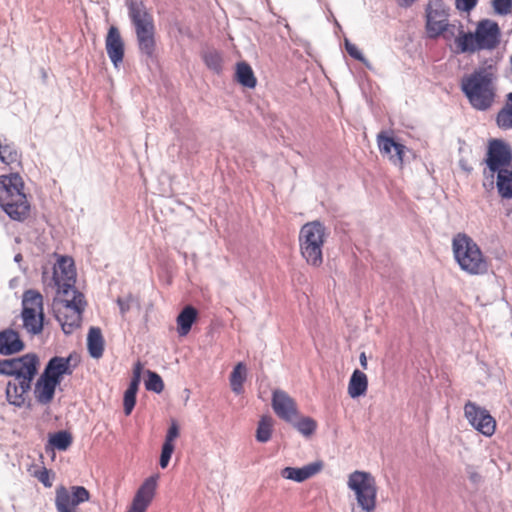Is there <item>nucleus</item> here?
Here are the masks:
<instances>
[{"label": "nucleus", "instance_id": "nucleus-41", "mask_svg": "<svg viewBox=\"0 0 512 512\" xmlns=\"http://www.w3.org/2000/svg\"><path fill=\"white\" fill-rule=\"evenodd\" d=\"M493 8L500 15H507L512 11V0H493Z\"/></svg>", "mask_w": 512, "mask_h": 512}, {"label": "nucleus", "instance_id": "nucleus-21", "mask_svg": "<svg viewBox=\"0 0 512 512\" xmlns=\"http://www.w3.org/2000/svg\"><path fill=\"white\" fill-rule=\"evenodd\" d=\"M59 384V380H53L41 374L34 388L36 400L40 404H49L53 400L55 389Z\"/></svg>", "mask_w": 512, "mask_h": 512}, {"label": "nucleus", "instance_id": "nucleus-1", "mask_svg": "<svg viewBox=\"0 0 512 512\" xmlns=\"http://www.w3.org/2000/svg\"><path fill=\"white\" fill-rule=\"evenodd\" d=\"M40 361L35 353L11 358L10 376L13 377L6 387V397L10 404L21 407L31 390L34 377L38 373Z\"/></svg>", "mask_w": 512, "mask_h": 512}, {"label": "nucleus", "instance_id": "nucleus-30", "mask_svg": "<svg viewBox=\"0 0 512 512\" xmlns=\"http://www.w3.org/2000/svg\"><path fill=\"white\" fill-rule=\"evenodd\" d=\"M496 124L502 130L512 129V92L506 95V103L496 115Z\"/></svg>", "mask_w": 512, "mask_h": 512}, {"label": "nucleus", "instance_id": "nucleus-17", "mask_svg": "<svg viewBox=\"0 0 512 512\" xmlns=\"http://www.w3.org/2000/svg\"><path fill=\"white\" fill-rule=\"evenodd\" d=\"M129 16L135 26L136 32H150L153 30V21L141 0H126Z\"/></svg>", "mask_w": 512, "mask_h": 512}, {"label": "nucleus", "instance_id": "nucleus-51", "mask_svg": "<svg viewBox=\"0 0 512 512\" xmlns=\"http://www.w3.org/2000/svg\"><path fill=\"white\" fill-rule=\"evenodd\" d=\"M480 478V476L477 474V473H472L470 475V479L473 481V482H476L478 481V479Z\"/></svg>", "mask_w": 512, "mask_h": 512}, {"label": "nucleus", "instance_id": "nucleus-5", "mask_svg": "<svg viewBox=\"0 0 512 512\" xmlns=\"http://www.w3.org/2000/svg\"><path fill=\"white\" fill-rule=\"evenodd\" d=\"M452 249L460 268L472 275L482 274L487 270V263L476 242L466 234L459 233L452 240Z\"/></svg>", "mask_w": 512, "mask_h": 512}, {"label": "nucleus", "instance_id": "nucleus-32", "mask_svg": "<svg viewBox=\"0 0 512 512\" xmlns=\"http://www.w3.org/2000/svg\"><path fill=\"white\" fill-rule=\"evenodd\" d=\"M273 430V419L270 416H262L256 430V440L266 443L271 439Z\"/></svg>", "mask_w": 512, "mask_h": 512}, {"label": "nucleus", "instance_id": "nucleus-12", "mask_svg": "<svg viewBox=\"0 0 512 512\" xmlns=\"http://www.w3.org/2000/svg\"><path fill=\"white\" fill-rule=\"evenodd\" d=\"M77 304H55L54 312L56 319L61 324L62 330L66 334L72 333L78 328L82 321V313L84 311L86 303H82L80 300Z\"/></svg>", "mask_w": 512, "mask_h": 512}, {"label": "nucleus", "instance_id": "nucleus-31", "mask_svg": "<svg viewBox=\"0 0 512 512\" xmlns=\"http://www.w3.org/2000/svg\"><path fill=\"white\" fill-rule=\"evenodd\" d=\"M247 378V368L244 363L239 362L233 368L230 375V386L234 393L241 394L243 392V384Z\"/></svg>", "mask_w": 512, "mask_h": 512}, {"label": "nucleus", "instance_id": "nucleus-49", "mask_svg": "<svg viewBox=\"0 0 512 512\" xmlns=\"http://www.w3.org/2000/svg\"><path fill=\"white\" fill-rule=\"evenodd\" d=\"M415 0H397V3L402 7H409L411 6Z\"/></svg>", "mask_w": 512, "mask_h": 512}, {"label": "nucleus", "instance_id": "nucleus-23", "mask_svg": "<svg viewBox=\"0 0 512 512\" xmlns=\"http://www.w3.org/2000/svg\"><path fill=\"white\" fill-rule=\"evenodd\" d=\"M105 47L109 59L115 68H118L123 61L125 45L120 34H107Z\"/></svg>", "mask_w": 512, "mask_h": 512}, {"label": "nucleus", "instance_id": "nucleus-26", "mask_svg": "<svg viewBox=\"0 0 512 512\" xmlns=\"http://www.w3.org/2000/svg\"><path fill=\"white\" fill-rule=\"evenodd\" d=\"M87 348L91 357L99 359L104 351V338L101 329L98 327H91L87 335Z\"/></svg>", "mask_w": 512, "mask_h": 512}, {"label": "nucleus", "instance_id": "nucleus-24", "mask_svg": "<svg viewBox=\"0 0 512 512\" xmlns=\"http://www.w3.org/2000/svg\"><path fill=\"white\" fill-rule=\"evenodd\" d=\"M368 388V378L366 374L358 369L354 370L349 383L348 394L351 398H358L366 394Z\"/></svg>", "mask_w": 512, "mask_h": 512}, {"label": "nucleus", "instance_id": "nucleus-42", "mask_svg": "<svg viewBox=\"0 0 512 512\" xmlns=\"http://www.w3.org/2000/svg\"><path fill=\"white\" fill-rule=\"evenodd\" d=\"M174 449H175V446H170V445L162 446L160 461H159L161 468L164 469L168 466L171 456L174 452Z\"/></svg>", "mask_w": 512, "mask_h": 512}, {"label": "nucleus", "instance_id": "nucleus-35", "mask_svg": "<svg viewBox=\"0 0 512 512\" xmlns=\"http://www.w3.org/2000/svg\"><path fill=\"white\" fill-rule=\"evenodd\" d=\"M138 44L140 51L152 58L154 56L156 41L154 34H138Z\"/></svg>", "mask_w": 512, "mask_h": 512}, {"label": "nucleus", "instance_id": "nucleus-45", "mask_svg": "<svg viewBox=\"0 0 512 512\" xmlns=\"http://www.w3.org/2000/svg\"><path fill=\"white\" fill-rule=\"evenodd\" d=\"M35 477L45 486L51 487L52 482L50 481L49 471L46 468H42L40 471L35 473Z\"/></svg>", "mask_w": 512, "mask_h": 512}, {"label": "nucleus", "instance_id": "nucleus-46", "mask_svg": "<svg viewBox=\"0 0 512 512\" xmlns=\"http://www.w3.org/2000/svg\"><path fill=\"white\" fill-rule=\"evenodd\" d=\"M11 359L0 360V374L10 376Z\"/></svg>", "mask_w": 512, "mask_h": 512}, {"label": "nucleus", "instance_id": "nucleus-39", "mask_svg": "<svg viewBox=\"0 0 512 512\" xmlns=\"http://www.w3.org/2000/svg\"><path fill=\"white\" fill-rule=\"evenodd\" d=\"M344 44L347 53L352 58L362 62L367 68H371V64L367 61V59L363 56L362 52L355 44L351 43L347 38L344 39Z\"/></svg>", "mask_w": 512, "mask_h": 512}, {"label": "nucleus", "instance_id": "nucleus-38", "mask_svg": "<svg viewBox=\"0 0 512 512\" xmlns=\"http://www.w3.org/2000/svg\"><path fill=\"white\" fill-rule=\"evenodd\" d=\"M147 380L145 381V388L148 391H153L155 393H161L164 389V383L162 378L155 372L148 371L147 372Z\"/></svg>", "mask_w": 512, "mask_h": 512}, {"label": "nucleus", "instance_id": "nucleus-18", "mask_svg": "<svg viewBox=\"0 0 512 512\" xmlns=\"http://www.w3.org/2000/svg\"><path fill=\"white\" fill-rule=\"evenodd\" d=\"M52 280L55 286L75 284L76 270L71 257L61 256L53 268Z\"/></svg>", "mask_w": 512, "mask_h": 512}, {"label": "nucleus", "instance_id": "nucleus-2", "mask_svg": "<svg viewBox=\"0 0 512 512\" xmlns=\"http://www.w3.org/2000/svg\"><path fill=\"white\" fill-rule=\"evenodd\" d=\"M24 182L18 173L0 176V207L15 221L29 216L30 204L23 191Z\"/></svg>", "mask_w": 512, "mask_h": 512}, {"label": "nucleus", "instance_id": "nucleus-6", "mask_svg": "<svg viewBox=\"0 0 512 512\" xmlns=\"http://www.w3.org/2000/svg\"><path fill=\"white\" fill-rule=\"evenodd\" d=\"M348 488L354 493L357 507L361 512H375L377 507V484L374 476L366 471L356 470L349 474Z\"/></svg>", "mask_w": 512, "mask_h": 512}, {"label": "nucleus", "instance_id": "nucleus-48", "mask_svg": "<svg viewBox=\"0 0 512 512\" xmlns=\"http://www.w3.org/2000/svg\"><path fill=\"white\" fill-rule=\"evenodd\" d=\"M117 303L122 314H125L130 308L129 302L124 299L118 298Z\"/></svg>", "mask_w": 512, "mask_h": 512}, {"label": "nucleus", "instance_id": "nucleus-43", "mask_svg": "<svg viewBox=\"0 0 512 512\" xmlns=\"http://www.w3.org/2000/svg\"><path fill=\"white\" fill-rule=\"evenodd\" d=\"M475 32H499V27L496 22L485 19L478 23Z\"/></svg>", "mask_w": 512, "mask_h": 512}, {"label": "nucleus", "instance_id": "nucleus-53", "mask_svg": "<svg viewBox=\"0 0 512 512\" xmlns=\"http://www.w3.org/2000/svg\"><path fill=\"white\" fill-rule=\"evenodd\" d=\"M429 35H430L432 38H435V37L439 36L440 34L435 33V34H429Z\"/></svg>", "mask_w": 512, "mask_h": 512}, {"label": "nucleus", "instance_id": "nucleus-29", "mask_svg": "<svg viewBox=\"0 0 512 512\" xmlns=\"http://www.w3.org/2000/svg\"><path fill=\"white\" fill-rule=\"evenodd\" d=\"M202 59L208 69L216 74H221L223 71V56L221 52L214 48H206L202 52Z\"/></svg>", "mask_w": 512, "mask_h": 512}, {"label": "nucleus", "instance_id": "nucleus-28", "mask_svg": "<svg viewBox=\"0 0 512 512\" xmlns=\"http://www.w3.org/2000/svg\"><path fill=\"white\" fill-rule=\"evenodd\" d=\"M235 78L238 83L247 88H255L257 79L251 66L246 62H239L236 65Z\"/></svg>", "mask_w": 512, "mask_h": 512}, {"label": "nucleus", "instance_id": "nucleus-52", "mask_svg": "<svg viewBox=\"0 0 512 512\" xmlns=\"http://www.w3.org/2000/svg\"><path fill=\"white\" fill-rule=\"evenodd\" d=\"M108 32L114 33V32H117V29L112 26V27H110Z\"/></svg>", "mask_w": 512, "mask_h": 512}, {"label": "nucleus", "instance_id": "nucleus-54", "mask_svg": "<svg viewBox=\"0 0 512 512\" xmlns=\"http://www.w3.org/2000/svg\"><path fill=\"white\" fill-rule=\"evenodd\" d=\"M20 255H16L15 260L18 261L20 259Z\"/></svg>", "mask_w": 512, "mask_h": 512}, {"label": "nucleus", "instance_id": "nucleus-14", "mask_svg": "<svg viewBox=\"0 0 512 512\" xmlns=\"http://www.w3.org/2000/svg\"><path fill=\"white\" fill-rule=\"evenodd\" d=\"M158 479V475H152L145 479L126 512H146L155 496Z\"/></svg>", "mask_w": 512, "mask_h": 512}, {"label": "nucleus", "instance_id": "nucleus-16", "mask_svg": "<svg viewBox=\"0 0 512 512\" xmlns=\"http://www.w3.org/2000/svg\"><path fill=\"white\" fill-rule=\"evenodd\" d=\"M272 408L282 420L292 423L298 416L296 402L285 391L276 389L272 394Z\"/></svg>", "mask_w": 512, "mask_h": 512}, {"label": "nucleus", "instance_id": "nucleus-8", "mask_svg": "<svg viewBox=\"0 0 512 512\" xmlns=\"http://www.w3.org/2000/svg\"><path fill=\"white\" fill-rule=\"evenodd\" d=\"M22 327L30 335H39L44 326L43 297L35 290L24 292L21 311Z\"/></svg>", "mask_w": 512, "mask_h": 512}, {"label": "nucleus", "instance_id": "nucleus-40", "mask_svg": "<svg viewBox=\"0 0 512 512\" xmlns=\"http://www.w3.org/2000/svg\"><path fill=\"white\" fill-rule=\"evenodd\" d=\"M179 434H180L179 425L175 420H172L171 424L167 430L163 445L175 446L174 441L178 438Z\"/></svg>", "mask_w": 512, "mask_h": 512}, {"label": "nucleus", "instance_id": "nucleus-27", "mask_svg": "<svg viewBox=\"0 0 512 512\" xmlns=\"http://www.w3.org/2000/svg\"><path fill=\"white\" fill-rule=\"evenodd\" d=\"M197 310L193 306H186L177 316V332L179 336H186L197 319Z\"/></svg>", "mask_w": 512, "mask_h": 512}, {"label": "nucleus", "instance_id": "nucleus-33", "mask_svg": "<svg viewBox=\"0 0 512 512\" xmlns=\"http://www.w3.org/2000/svg\"><path fill=\"white\" fill-rule=\"evenodd\" d=\"M0 161L8 166L19 164L20 154L13 145L0 142Z\"/></svg>", "mask_w": 512, "mask_h": 512}, {"label": "nucleus", "instance_id": "nucleus-7", "mask_svg": "<svg viewBox=\"0 0 512 512\" xmlns=\"http://www.w3.org/2000/svg\"><path fill=\"white\" fill-rule=\"evenodd\" d=\"M485 164L487 166L483 171L485 181L483 186L487 189L494 187V176L502 170L508 169L512 162V151L508 144L499 139H493L489 142Z\"/></svg>", "mask_w": 512, "mask_h": 512}, {"label": "nucleus", "instance_id": "nucleus-15", "mask_svg": "<svg viewBox=\"0 0 512 512\" xmlns=\"http://www.w3.org/2000/svg\"><path fill=\"white\" fill-rule=\"evenodd\" d=\"M377 144L382 156L387 157L394 165L402 167L406 146L397 142L387 132H381L377 136Z\"/></svg>", "mask_w": 512, "mask_h": 512}, {"label": "nucleus", "instance_id": "nucleus-13", "mask_svg": "<svg viewBox=\"0 0 512 512\" xmlns=\"http://www.w3.org/2000/svg\"><path fill=\"white\" fill-rule=\"evenodd\" d=\"M499 34H460L455 39L457 53H472L481 49H492L498 42Z\"/></svg>", "mask_w": 512, "mask_h": 512}, {"label": "nucleus", "instance_id": "nucleus-4", "mask_svg": "<svg viewBox=\"0 0 512 512\" xmlns=\"http://www.w3.org/2000/svg\"><path fill=\"white\" fill-rule=\"evenodd\" d=\"M328 231L320 221L304 224L299 231V248L302 258L312 267L318 268L323 263V248L328 238Z\"/></svg>", "mask_w": 512, "mask_h": 512}, {"label": "nucleus", "instance_id": "nucleus-11", "mask_svg": "<svg viewBox=\"0 0 512 512\" xmlns=\"http://www.w3.org/2000/svg\"><path fill=\"white\" fill-rule=\"evenodd\" d=\"M464 414L468 422L485 436H492L496 429V421L490 413L474 402L468 401L464 406Z\"/></svg>", "mask_w": 512, "mask_h": 512}, {"label": "nucleus", "instance_id": "nucleus-50", "mask_svg": "<svg viewBox=\"0 0 512 512\" xmlns=\"http://www.w3.org/2000/svg\"><path fill=\"white\" fill-rule=\"evenodd\" d=\"M359 360H360V364H361L362 368L366 369L367 368V358H366V355L364 352H362L360 354Z\"/></svg>", "mask_w": 512, "mask_h": 512}, {"label": "nucleus", "instance_id": "nucleus-47", "mask_svg": "<svg viewBox=\"0 0 512 512\" xmlns=\"http://www.w3.org/2000/svg\"><path fill=\"white\" fill-rule=\"evenodd\" d=\"M141 371H142V365L140 362H137L136 365L134 366V371H133V378L131 381H136V384L137 386H139V383H140V374H141Z\"/></svg>", "mask_w": 512, "mask_h": 512}, {"label": "nucleus", "instance_id": "nucleus-10", "mask_svg": "<svg viewBox=\"0 0 512 512\" xmlns=\"http://www.w3.org/2000/svg\"><path fill=\"white\" fill-rule=\"evenodd\" d=\"M55 494L57 512H77V506L90 499L89 491L83 486H72L70 490L59 486Z\"/></svg>", "mask_w": 512, "mask_h": 512}, {"label": "nucleus", "instance_id": "nucleus-20", "mask_svg": "<svg viewBox=\"0 0 512 512\" xmlns=\"http://www.w3.org/2000/svg\"><path fill=\"white\" fill-rule=\"evenodd\" d=\"M25 344L19 333L7 328L0 332V354L4 356L17 354L23 351Z\"/></svg>", "mask_w": 512, "mask_h": 512}, {"label": "nucleus", "instance_id": "nucleus-22", "mask_svg": "<svg viewBox=\"0 0 512 512\" xmlns=\"http://www.w3.org/2000/svg\"><path fill=\"white\" fill-rule=\"evenodd\" d=\"M71 373L70 357L55 356L49 360L42 374L61 383L63 376Z\"/></svg>", "mask_w": 512, "mask_h": 512}, {"label": "nucleus", "instance_id": "nucleus-34", "mask_svg": "<svg viewBox=\"0 0 512 512\" xmlns=\"http://www.w3.org/2000/svg\"><path fill=\"white\" fill-rule=\"evenodd\" d=\"M49 443L54 448L60 451H65L72 443V436L67 431H59L50 436Z\"/></svg>", "mask_w": 512, "mask_h": 512}, {"label": "nucleus", "instance_id": "nucleus-19", "mask_svg": "<svg viewBox=\"0 0 512 512\" xmlns=\"http://www.w3.org/2000/svg\"><path fill=\"white\" fill-rule=\"evenodd\" d=\"M323 468L322 462L309 463L303 467H285L281 470L280 475L287 480L294 482H304L316 474H318Z\"/></svg>", "mask_w": 512, "mask_h": 512}, {"label": "nucleus", "instance_id": "nucleus-25", "mask_svg": "<svg viewBox=\"0 0 512 512\" xmlns=\"http://www.w3.org/2000/svg\"><path fill=\"white\" fill-rule=\"evenodd\" d=\"M56 287L58 298L55 304H77L78 300L86 303L84 295L75 288V284H64Z\"/></svg>", "mask_w": 512, "mask_h": 512}, {"label": "nucleus", "instance_id": "nucleus-9", "mask_svg": "<svg viewBox=\"0 0 512 512\" xmlns=\"http://www.w3.org/2000/svg\"><path fill=\"white\" fill-rule=\"evenodd\" d=\"M427 32H463L449 21V9L443 0H431L426 7Z\"/></svg>", "mask_w": 512, "mask_h": 512}, {"label": "nucleus", "instance_id": "nucleus-36", "mask_svg": "<svg viewBox=\"0 0 512 512\" xmlns=\"http://www.w3.org/2000/svg\"><path fill=\"white\" fill-rule=\"evenodd\" d=\"M138 391V386L136 381H131L129 387L124 393L123 406L125 415H130L135 403H136V394Z\"/></svg>", "mask_w": 512, "mask_h": 512}, {"label": "nucleus", "instance_id": "nucleus-3", "mask_svg": "<svg viewBox=\"0 0 512 512\" xmlns=\"http://www.w3.org/2000/svg\"><path fill=\"white\" fill-rule=\"evenodd\" d=\"M494 73L487 68L476 70L463 78L461 88L470 104L477 110H487L494 102Z\"/></svg>", "mask_w": 512, "mask_h": 512}, {"label": "nucleus", "instance_id": "nucleus-44", "mask_svg": "<svg viewBox=\"0 0 512 512\" xmlns=\"http://www.w3.org/2000/svg\"><path fill=\"white\" fill-rule=\"evenodd\" d=\"M478 0H455L456 8L460 11L470 12L477 4Z\"/></svg>", "mask_w": 512, "mask_h": 512}, {"label": "nucleus", "instance_id": "nucleus-37", "mask_svg": "<svg viewBox=\"0 0 512 512\" xmlns=\"http://www.w3.org/2000/svg\"><path fill=\"white\" fill-rule=\"evenodd\" d=\"M292 424L305 437L313 435L317 428L316 421L310 417H303L298 421L294 420Z\"/></svg>", "mask_w": 512, "mask_h": 512}]
</instances>
